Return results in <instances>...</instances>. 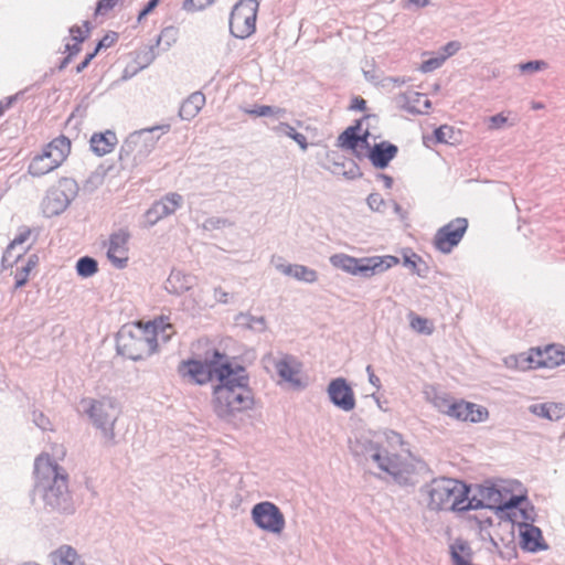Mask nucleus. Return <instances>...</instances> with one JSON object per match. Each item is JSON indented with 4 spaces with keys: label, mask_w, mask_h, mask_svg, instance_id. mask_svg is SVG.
I'll use <instances>...</instances> for the list:
<instances>
[{
    "label": "nucleus",
    "mask_w": 565,
    "mask_h": 565,
    "mask_svg": "<svg viewBox=\"0 0 565 565\" xmlns=\"http://www.w3.org/2000/svg\"><path fill=\"white\" fill-rule=\"evenodd\" d=\"M212 406L220 418H231L254 406V395L243 367L224 365L218 370V381L212 392Z\"/></svg>",
    "instance_id": "1"
},
{
    "label": "nucleus",
    "mask_w": 565,
    "mask_h": 565,
    "mask_svg": "<svg viewBox=\"0 0 565 565\" xmlns=\"http://www.w3.org/2000/svg\"><path fill=\"white\" fill-rule=\"evenodd\" d=\"M174 332L173 326L166 317L148 322L137 321L124 327L119 332L117 349L128 359H146L158 350L159 341H169Z\"/></svg>",
    "instance_id": "2"
},
{
    "label": "nucleus",
    "mask_w": 565,
    "mask_h": 565,
    "mask_svg": "<svg viewBox=\"0 0 565 565\" xmlns=\"http://www.w3.org/2000/svg\"><path fill=\"white\" fill-rule=\"evenodd\" d=\"M34 478L35 490L51 505L60 504L68 493V476L49 454L35 458Z\"/></svg>",
    "instance_id": "3"
},
{
    "label": "nucleus",
    "mask_w": 565,
    "mask_h": 565,
    "mask_svg": "<svg viewBox=\"0 0 565 565\" xmlns=\"http://www.w3.org/2000/svg\"><path fill=\"white\" fill-rule=\"evenodd\" d=\"M468 487L456 479H434L428 489V505L436 511H466L471 507Z\"/></svg>",
    "instance_id": "4"
},
{
    "label": "nucleus",
    "mask_w": 565,
    "mask_h": 565,
    "mask_svg": "<svg viewBox=\"0 0 565 565\" xmlns=\"http://www.w3.org/2000/svg\"><path fill=\"white\" fill-rule=\"evenodd\" d=\"M330 263L335 268H339L350 275L371 277L398 265L399 259L393 255L355 258L340 253L332 255L330 257Z\"/></svg>",
    "instance_id": "5"
},
{
    "label": "nucleus",
    "mask_w": 565,
    "mask_h": 565,
    "mask_svg": "<svg viewBox=\"0 0 565 565\" xmlns=\"http://www.w3.org/2000/svg\"><path fill=\"white\" fill-rule=\"evenodd\" d=\"M71 141L65 136H58L49 142L42 152L35 154L30 161L28 172L34 177H43L58 168L71 153Z\"/></svg>",
    "instance_id": "6"
},
{
    "label": "nucleus",
    "mask_w": 565,
    "mask_h": 565,
    "mask_svg": "<svg viewBox=\"0 0 565 565\" xmlns=\"http://www.w3.org/2000/svg\"><path fill=\"white\" fill-rule=\"evenodd\" d=\"M223 354L215 351L214 359L210 361L189 360L182 361L178 367L181 377L203 385L209 383L213 376L218 381V370L224 365H231L228 362H221Z\"/></svg>",
    "instance_id": "7"
},
{
    "label": "nucleus",
    "mask_w": 565,
    "mask_h": 565,
    "mask_svg": "<svg viewBox=\"0 0 565 565\" xmlns=\"http://www.w3.org/2000/svg\"><path fill=\"white\" fill-rule=\"evenodd\" d=\"M88 404V415L94 424L103 429L107 440L114 441V424L120 414L119 403L111 397L86 401Z\"/></svg>",
    "instance_id": "8"
},
{
    "label": "nucleus",
    "mask_w": 565,
    "mask_h": 565,
    "mask_svg": "<svg viewBox=\"0 0 565 565\" xmlns=\"http://www.w3.org/2000/svg\"><path fill=\"white\" fill-rule=\"evenodd\" d=\"M258 2L256 0H241L232 10L230 29L234 36L245 39L256 30Z\"/></svg>",
    "instance_id": "9"
},
{
    "label": "nucleus",
    "mask_w": 565,
    "mask_h": 565,
    "mask_svg": "<svg viewBox=\"0 0 565 565\" xmlns=\"http://www.w3.org/2000/svg\"><path fill=\"white\" fill-rule=\"evenodd\" d=\"M524 361L529 369H553L565 364V345L548 344L544 348H532L526 353Z\"/></svg>",
    "instance_id": "10"
},
{
    "label": "nucleus",
    "mask_w": 565,
    "mask_h": 565,
    "mask_svg": "<svg viewBox=\"0 0 565 565\" xmlns=\"http://www.w3.org/2000/svg\"><path fill=\"white\" fill-rule=\"evenodd\" d=\"M467 228L468 221L465 217L450 221L436 232L433 241L435 248L444 254L450 253L460 243Z\"/></svg>",
    "instance_id": "11"
},
{
    "label": "nucleus",
    "mask_w": 565,
    "mask_h": 565,
    "mask_svg": "<svg viewBox=\"0 0 565 565\" xmlns=\"http://www.w3.org/2000/svg\"><path fill=\"white\" fill-rule=\"evenodd\" d=\"M254 522L264 531L280 534L285 529V516L274 503H257L252 510Z\"/></svg>",
    "instance_id": "12"
},
{
    "label": "nucleus",
    "mask_w": 565,
    "mask_h": 565,
    "mask_svg": "<svg viewBox=\"0 0 565 565\" xmlns=\"http://www.w3.org/2000/svg\"><path fill=\"white\" fill-rule=\"evenodd\" d=\"M129 241L130 233L127 230H119L111 233L104 243L107 259L117 269H124L128 266Z\"/></svg>",
    "instance_id": "13"
},
{
    "label": "nucleus",
    "mask_w": 565,
    "mask_h": 565,
    "mask_svg": "<svg viewBox=\"0 0 565 565\" xmlns=\"http://www.w3.org/2000/svg\"><path fill=\"white\" fill-rule=\"evenodd\" d=\"M438 407L443 414L462 422L480 423L488 418L487 408L466 401H444Z\"/></svg>",
    "instance_id": "14"
},
{
    "label": "nucleus",
    "mask_w": 565,
    "mask_h": 565,
    "mask_svg": "<svg viewBox=\"0 0 565 565\" xmlns=\"http://www.w3.org/2000/svg\"><path fill=\"white\" fill-rule=\"evenodd\" d=\"M360 126L348 127L338 138L339 146L351 150L356 157H369L371 146L367 141L369 132L359 134Z\"/></svg>",
    "instance_id": "15"
},
{
    "label": "nucleus",
    "mask_w": 565,
    "mask_h": 565,
    "mask_svg": "<svg viewBox=\"0 0 565 565\" xmlns=\"http://www.w3.org/2000/svg\"><path fill=\"white\" fill-rule=\"evenodd\" d=\"M328 394L332 403L345 412L355 407L353 390L342 377L331 381L328 386Z\"/></svg>",
    "instance_id": "16"
},
{
    "label": "nucleus",
    "mask_w": 565,
    "mask_h": 565,
    "mask_svg": "<svg viewBox=\"0 0 565 565\" xmlns=\"http://www.w3.org/2000/svg\"><path fill=\"white\" fill-rule=\"evenodd\" d=\"M388 446V443L387 446L381 445L379 451L373 455V459L379 463L382 470L397 476L402 473L404 462L396 451H390Z\"/></svg>",
    "instance_id": "17"
},
{
    "label": "nucleus",
    "mask_w": 565,
    "mask_h": 565,
    "mask_svg": "<svg viewBox=\"0 0 565 565\" xmlns=\"http://www.w3.org/2000/svg\"><path fill=\"white\" fill-rule=\"evenodd\" d=\"M117 143V136L111 130H106L105 132H96L90 137L89 140L92 151L99 157L110 153Z\"/></svg>",
    "instance_id": "18"
},
{
    "label": "nucleus",
    "mask_w": 565,
    "mask_h": 565,
    "mask_svg": "<svg viewBox=\"0 0 565 565\" xmlns=\"http://www.w3.org/2000/svg\"><path fill=\"white\" fill-rule=\"evenodd\" d=\"M521 546L529 552L545 548L541 530L534 525L524 524L521 530Z\"/></svg>",
    "instance_id": "19"
},
{
    "label": "nucleus",
    "mask_w": 565,
    "mask_h": 565,
    "mask_svg": "<svg viewBox=\"0 0 565 565\" xmlns=\"http://www.w3.org/2000/svg\"><path fill=\"white\" fill-rule=\"evenodd\" d=\"M397 154V147L388 143L381 142L375 145L369 154V158L374 167L376 168H385L390 163V161Z\"/></svg>",
    "instance_id": "20"
},
{
    "label": "nucleus",
    "mask_w": 565,
    "mask_h": 565,
    "mask_svg": "<svg viewBox=\"0 0 565 565\" xmlns=\"http://www.w3.org/2000/svg\"><path fill=\"white\" fill-rule=\"evenodd\" d=\"M276 370L279 376L289 382L291 385L296 387H300L302 385L300 374V364L290 358H284L276 364Z\"/></svg>",
    "instance_id": "21"
},
{
    "label": "nucleus",
    "mask_w": 565,
    "mask_h": 565,
    "mask_svg": "<svg viewBox=\"0 0 565 565\" xmlns=\"http://www.w3.org/2000/svg\"><path fill=\"white\" fill-rule=\"evenodd\" d=\"M205 105V96L201 92L191 94L181 105L179 114L182 119H193Z\"/></svg>",
    "instance_id": "22"
},
{
    "label": "nucleus",
    "mask_w": 565,
    "mask_h": 565,
    "mask_svg": "<svg viewBox=\"0 0 565 565\" xmlns=\"http://www.w3.org/2000/svg\"><path fill=\"white\" fill-rule=\"evenodd\" d=\"M278 269L286 276H291L298 280L306 282H315L318 279V274L303 265H280Z\"/></svg>",
    "instance_id": "23"
},
{
    "label": "nucleus",
    "mask_w": 565,
    "mask_h": 565,
    "mask_svg": "<svg viewBox=\"0 0 565 565\" xmlns=\"http://www.w3.org/2000/svg\"><path fill=\"white\" fill-rule=\"evenodd\" d=\"M192 282L191 276L180 270H173L167 279L166 288L173 294H183L192 287Z\"/></svg>",
    "instance_id": "24"
},
{
    "label": "nucleus",
    "mask_w": 565,
    "mask_h": 565,
    "mask_svg": "<svg viewBox=\"0 0 565 565\" xmlns=\"http://www.w3.org/2000/svg\"><path fill=\"white\" fill-rule=\"evenodd\" d=\"M532 412L543 418L557 420L565 415V409L561 404L543 403L531 407Z\"/></svg>",
    "instance_id": "25"
},
{
    "label": "nucleus",
    "mask_w": 565,
    "mask_h": 565,
    "mask_svg": "<svg viewBox=\"0 0 565 565\" xmlns=\"http://www.w3.org/2000/svg\"><path fill=\"white\" fill-rule=\"evenodd\" d=\"M54 565H85L79 555L70 546H62L53 554Z\"/></svg>",
    "instance_id": "26"
},
{
    "label": "nucleus",
    "mask_w": 565,
    "mask_h": 565,
    "mask_svg": "<svg viewBox=\"0 0 565 565\" xmlns=\"http://www.w3.org/2000/svg\"><path fill=\"white\" fill-rule=\"evenodd\" d=\"M38 264L39 257L31 255L23 266L17 268L14 274L15 289L23 287L28 282L30 274L36 268Z\"/></svg>",
    "instance_id": "27"
},
{
    "label": "nucleus",
    "mask_w": 565,
    "mask_h": 565,
    "mask_svg": "<svg viewBox=\"0 0 565 565\" xmlns=\"http://www.w3.org/2000/svg\"><path fill=\"white\" fill-rule=\"evenodd\" d=\"M182 203V196L178 193H170L156 202L159 213L164 217L173 214Z\"/></svg>",
    "instance_id": "28"
},
{
    "label": "nucleus",
    "mask_w": 565,
    "mask_h": 565,
    "mask_svg": "<svg viewBox=\"0 0 565 565\" xmlns=\"http://www.w3.org/2000/svg\"><path fill=\"white\" fill-rule=\"evenodd\" d=\"M408 320L411 328L417 333L430 335L434 332V323L427 318L409 312Z\"/></svg>",
    "instance_id": "29"
},
{
    "label": "nucleus",
    "mask_w": 565,
    "mask_h": 565,
    "mask_svg": "<svg viewBox=\"0 0 565 565\" xmlns=\"http://www.w3.org/2000/svg\"><path fill=\"white\" fill-rule=\"evenodd\" d=\"M277 132H280V134H284L286 135L287 137L291 138L292 140H295L298 146L302 149V150H307L308 148V141H307V137L300 132H298L292 126H290L289 124L287 122H280L278 126H276L274 128Z\"/></svg>",
    "instance_id": "30"
},
{
    "label": "nucleus",
    "mask_w": 565,
    "mask_h": 565,
    "mask_svg": "<svg viewBox=\"0 0 565 565\" xmlns=\"http://www.w3.org/2000/svg\"><path fill=\"white\" fill-rule=\"evenodd\" d=\"M32 234H33V230L32 228H30L28 226L21 227L19 230L18 235L12 239V242L10 243L8 248L6 249V252L3 254V257H2L3 263L4 262H9L11 256H12L11 255L12 250L15 248V246L22 245L25 242H28Z\"/></svg>",
    "instance_id": "31"
},
{
    "label": "nucleus",
    "mask_w": 565,
    "mask_h": 565,
    "mask_svg": "<svg viewBox=\"0 0 565 565\" xmlns=\"http://www.w3.org/2000/svg\"><path fill=\"white\" fill-rule=\"evenodd\" d=\"M245 114L252 117H266V116H282L285 114L284 108L273 107L267 105L255 106L253 108L244 109Z\"/></svg>",
    "instance_id": "32"
},
{
    "label": "nucleus",
    "mask_w": 565,
    "mask_h": 565,
    "mask_svg": "<svg viewBox=\"0 0 565 565\" xmlns=\"http://www.w3.org/2000/svg\"><path fill=\"white\" fill-rule=\"evenodd\" d=\"M76 269L79 276L90 277L97 273V262L90 257H82L76 264Z\"/></svg>",
    "instance_id": "33"
},
{
    "label": "nucleus",
    "mask_w": 565,
    "mask_h": 565,
    "mask_svg": "<svg viewBox=\"0 0 565 565\" xmlns=\"http://www.w3.org/2000/svg\"><path fill=\"white\" fill-rule=\"evenodd\" d=\"M455 134V130L451 126L444 125L435 130V138L438 142H450Z\"/></svg>",
    "instance_id": "34"
},
{
    "label": "nucleus",
    "mask_w": 565,
    "mask_h": 565,
    "mask_svg": "<svg viewBox=\"0 0 565 565\" xmlns=\"http://www.w3.org/2000/svg\"><path fill=\"white\" fill-rule=\"evenodd\" d=\"M523 500V497L520 495H511L508 500H495L494 503L497 504V509L499 511H505L512 508L518 507V504Z\"/></svg>",
    "instance_id": "35"
},
{
    "label": "nucleus",
    "mask_w": 565,
    "mask_h": 565,
    "mask_svg": "<svg viewBox=\"0 0 565 565\" xmlns=\"http://www.w3.org/2000/svg\"><path fill=\"white\" fill-rule=\"evenodd\" d=\"M84 28L85 29H83L82 26H73V28H71L70 32H71V36H72V41L73 42H77V43H83L84 42V40L86 39L87 33H88L87 24H85Z\"/></svg>",
    "instance_id": "36"
},
{
    "label": "nucleus",
    "mask_w": 565,
    "mask_h": 565,
    "mask_svg": "<svg viewBox=\"0 0 565 565\" xmlns=\"http://www.w3.org/2000/svg\"><path fill=\"white\" fill-rule=\"evenodd\" d=\"M145 216L147 224L150 226L164 218V216L159 213L156 203L146 212Z\"/></svg>",
    "instance_id": "37"
},
{
    "label": "nucleus",
    "mask_w": 565,
    "mask_h": 565,
    "mask_svg": "<svg viewBox=\"0 0 565 565\" xmlns=\"http://www.w3.org/2000/svg\"><path fill=\"white\" fill-rule=\"evenodd\" d=\"M367 204L373 211L379 212L384 206L385 202L380 193H372L367 196Z\"/></svg>",
    "instance_id": "38"
},
{
    "label": "nucleus",
    "mask_w": 565,
    "mask_h": 565,
    "mask_svg": "<svg viewBox=\"0 0 565 565\" xmlns=\"http://www.w3.org/2000/svg\"><path fill=\"white\" fill-rule=\"evenodd\" d=\"M444 62H445V57H443L441 55L438 57L426 60L422 64V71L430 72V71L441 66Z\"/></svg>",
    "instance_id": "39"
},
{
    "label": "nucleus",
    "mask_w": 565,
    "mask_h": 565,
    "mask_svg": "<svg viewBox=\"0 0 565 565\" xmlns=\"http://www.w3.org/2000/svg\"><path fill=\"white\" fill-rule=\"evenodd\" d=\"M488 121H489L488 128L490 130H495V129H500L501 127H503L507 124L508 118L503 114H498V115L491 116Z\"/></svg>",
    "instance_id": "40"
},
{
    "label": "nucleus",
    "mask_w": 565,
    "mask_h": 565,
    "mask_svg": "<svg viewBox=\"0 0 565 565\" xmlns=\"http://www.w3.org/2000/svg\"><path fill=\"white\" fill-rule=\"evenodd\" d=\"M213 0H185L184 7L189 10H201L210 6Z\"/></svg>",
    "instance_id": "41"
},
{
    "label": "nucleus",
    "mask_w": 565,
    "mask_h": 565,
    "mask_svg": "<svg viewBox=\"0 0 565 565\" xmlns=\"http://www.w3.org/2000/svg\"><path fill=\"white\" fill-rule=\"evenodd\" d=\"M136 143L134 142H127L125 143L122 147H121V150L119 152V160L121 162H127L129 161L130 159V156L132 154V152L135 151V148H136Z\"/></svg>",
    "instance_id": "42"
},
{
    "label": "nucleus",
    "mask_w": 565,
    "mask_h": 565,
    "mask_svg": "<svg viewBox=\"0 0 565 565\" xmlns=\"http://www.w3.org/2000/svg\"><path fill=\"white\" fill-rule=\"evenodd\" d=\"M118 2H119V0H100L97 4L96 13L105 14L109 10H111L115 6H117Z\"/></svg>",
    "instance_id": "43"
},
{
    "label": "nucleus",
    "mask_w": 565,
    "mask_h": 565,
    "mask_svg": "<svg viewBox=\"0 0 565 565\" xmlns=\"http://www.w3.org/2000/svg\"><path fill=\"white\" fill-rule=\"evenodd\" d=\"M420 260V256L415 253H412L411 255L405 254L403 257L404 265L412 268L414 271H417V263Z\"/></svg>",
    "instance_id": "44"
},
{
    "label": "nucleus",
    "mask_w": 565,
    "mask_h": 565,
    "mask_svg": "<svg viewBox=\"0 0 565 565\" xmlns=\"http://www.w3.org/2000/svg\"><path fill=\"white\" fill-rule=\"evenodd\" d=\"M460 49V44L456 41H452V42H449L448 44H446L443 49L444 51V54L441 55L443 57H445V61L454 55L458 50Z\"/></svg>",
    "instance_id": "45"
},
{
    "label": "nucleus",
    "mask_w": 565,
    "mask_h": 565,
    "mask_svg": "<svg viewBox=\"0 0 565 565\" xmlns=\"http://www.w3.org/2000/svg\"><path fill=\"white\" fill-rule=\"evenodd\" d=\"M351 110L364 111L366 109V100L360 96H355L351 100Z\"/></svg>",
    "instance_id": "46"
},
{
    "label": "nucleus",
    "mask_w": 565,
    "mask_h": 565,
    "mask_svg": "<svg viewBox=\"0 0 565 565\" xmlns=\"http://www.w3.org/2000/svg\"><path fill=\"white\" fill-rule=\"evenodd\" d=\"M544 67H546V63L542 62V61L529 62V63L521 65L522 71H530V72L539 71Z\"/></svg>",
    "instance_id": "47"
},
{
    "label": "nucleus",
    "mask_w": 565,
    "mask_h": 565,
    "mask_svg": "<svg viewBox=\"0 0 565 565\" xmlns=\"http://www.w3.org/2000/svg\"><path fill=\"white\" fill-rule=\"evenodd\" d=\"M81 44H82V43L73 42L72 44H71V43H68V44L66 45V49H67V51H68V56H70V57H71V56H73V55H75V54H77V53L81 51Z\"/></svg>",
    "instance_id": "48"
},
{
    "label": "nucleus",
    "mask_w": 565,
    "mask_h": 565,
    "mask_svg": "<svg viewBox=\"0 0 565 565\" xmlns=\"http://www.w3.org/2000/svg\"><path fill=\"white\" fill-rule=\"evenodd\" d=\"M160 0H150L146 8L140 12L139 18L148 14L159 2Z\"/></svg>",
    "instance_id": "49"
},
{
    "label": "nucleus",
    "mask_w": 565,
    "mask_h": 565,
    "mask_svg": "<svg viewBox=\"0 0 565 565\" xmlns=\"http://www.w3.org/2000/svg\"><path fill=\"white\" fill-rule=\"evenodd\" d=\"M96 55V51H94L93 53H89L86 58L83 61V63L81 65L77 66V71L81 72L82 70H84L90 62V60Z\"/></svg>",
    "instance_id": "50"
},
{
    "label": "nucleus",
    "mask_w": 565,
    "mask_h": 565,
    "mask_svg": "<svg viewBox=\"0 0 565 565\" xmlns=\"http://www.w3.org/2000/svg\"><path fill=\"white\" fill-rule=\"evenodd\" d=\"M426 7L429 4V0H407L406 6Z\"/></svg>",
    "instance_id": "51"
},
{
    "label": "nucleus",
    "mask_w": 565,
    "mask_h": 565,
    "mask_svg": "<svg viewBox=\"0 0 565 565\" xmlns=\"http://www.w3.org/2000/svg\"><path fill=\"white\" fill-rule=\"evenodd\" d=\"M57 196H58V193L56 191H53L51 192L47 196H46V204L47 206L51 204V202L53 200H57Z\"/></svg>",
    "instance_id": "52"
},
{
    "label": "nucleus",
    "mask_w": 565,
    "mask_h": 565,
    "mask_svg": "<svg viewBox=\"0 0 565 565\" xmlns=\"http://www.w3.org/2000/svg\"><path fill=\"white\" fill-rule=\"evenodd\" d=\"M108 36H105L103 40L99 41L97 47L95 49L96 53L98 52L99 49L104 47V46H108Z\"/></svg>",
    "instance_id": "53"
},
{
    "label": "nucleus",
    "mask_w": 565,
    "mask_h": 565,
    "mask_svg": "<svg viewBox=\"0 0 565 565\" xmlns=\"http://www.w3.org/2000/svg\"><path fill=\"white\" fill-rule=\"evenodd\" d=\"M64 207H65V203H64V202H62V203H60V204H58V206L53 207V209H52V212H53V213H58V212H60V211H62Z\"/></svg>",
    "instance_id": "54"
},
{
    "label": "nucleus",
    "mask_w": 565,
    "mask_h": 565,
    "mask_svg": "<svg viewBox=\"0 0 565 565\" xmlns=\"http://www.w3.org/2000/svg\"><path fill=\"white\" fill-rule=\"evenodd\" d=\"M542 107H543V105H542V104H534V105H533V108H534V109H540V108H542Z\"/></svg>",
    "instance_id": "55"
}]
</instances>
